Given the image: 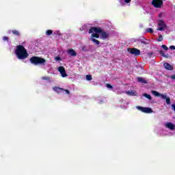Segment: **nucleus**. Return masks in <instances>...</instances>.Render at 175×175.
Listing matches in <instances>:
<instances>
[{
  "instance_id": "1",
  "label": "nucleus",
  "mask_w": 175,
  "mask_h": 175,
  "mask_svg": "<svg viewBox=\"0 0 175 175\" xmlns=\"http://www.w3.org/2000/svg\"><path fill=\"white\" fill-rule=\"evenodd\" d=\"M15 54L18 59H25L28 57V52L23 45H18L15 49Z\"/></svg>"
},
{
  "instance_id": "2",
  "label": "nucleus",
  "mask_w": 175,
  "mask_h": 175,
  "mask_svg": "<svg viewBox=\"0 0 175 175\" xmlns=\"http://www.w3.org/2000/svg\"><path fill=\"white\" fill-rule=\"evenodd\" d=\"M94 32L95 33H100L101 39L104 40L107 39L110 36V33L102 30L100 27H92L89 29V33H94Z\"/></svg>"
},
{
  "instance_id": "3",
  "label": "nucleus",
  "mask_w": 175,
  "mask_h": 175,
  "mask_svg": "<svg viewBox=\"0 0 175 175\" xmlns=\"http://www.w3.org/2000/svg\"><path fill=\"white\" fill-rule=\"evenodd\" d=\"M29 62L32 64V65H46V59L38 56L31 57Z\"/></svg>"
},
{
  "instance_id": "4",
  "label": "nucleus",
  "mask_w": 175,
  "mask_h": 175,
  "mask_svg": "<svg viewBox=\"0 0 175 175\" xmlns=\"http://www.w3.org/2000/svg\"><path fill=\"white\" fill-rule=\"evenodd\" d=\"M152 6H154V8L159 9L162 8V6H163V1H162L161 0H152Z\"/></svg>"
},
{
  "instance_id": "5",
  "label": "nucleus",
  "mask_w": 175,
  "mask_h": 175,
  "mask_svg": "<svg viewBox=\"0 0 175 175\" xmlns=\"http://www.w3.org/2000/svg\"><path fill=\"white\" fill-rule=\"evenodd\" d=\"M128 51L130 54H132V55H135V57H138L141 53L140 50L136 48H130L128 49Z\"/></svg>"
},
{
  "instance_id": "6",
  "label": "nucleus",
  "mask_w": 175,
  "mask_h": 175,
  "mask_svg": "<svg viewBox=\"0 0 175 175\" xmlns=\"http://www.w3.org/2000/svg\"><path fill=\"white\" fill-rule=\"evenodd\" d=\"M137 110H139V111H142V113H152V109L151 108L137 106Z\"/></svg>"
},
{
  "instance_id": "7",
  "label": "nucleus",
  "mask_w": 175,
  "mask_h": 175,
  "mask_svg": "<svg viewBox=\"0 0 175 175\" xmlns=\"http://www.w3.org/2000/svg\"><path fill=\"white\" fill-rule=\"evenodd\" d=\"M158 28L157 31H163L165 28H166V23L163 22L162 20H159L158 23Z\"/></svg>"
},
{
  "instance_id": "8",
  "label": "nucleus",
  "mask_w": 175,
  "mask_h": 175,
  "mask_svg": "<svg viewBox=\"0 0 175 175\" xmlns=\"http://www.w3.org/2000/svg\"><path fill=\"white\" fill-rule=\"evenodd\" d=\"M151 94H152V95H154V96H160L161 99H165V98H166V95L162 94L155 90H152Z\"/></svg>"
},
{
  "instance_id": "9",
  "label": "nucleus",
  "mask_w": 175,
  "mask_h": 175,
  "mask_svg": "<svg viewBox=\"0 0 175 175\" xmlns=\"http://www.w3.org/2000/svg\"><path fill=\"white\" fill-rule=\"evenodd\" d=\"M67 54H68V55H71V57H76V55H77V53H76V51L73 49H68Z\"/></svg>"
},
{
  "instance_id": "10",
  "label": "nucleus",
  "mask_w": 175,
  "mask_h": 175,
  "mask_svg": "<svg viewBox=\"0 0 175 175\" xmlns=\"http://www.w3.org/2000/svg\"><path fill=\"white\" fill-rule=\"evenodd\" d=\"M163 66L167 70H173V66H171L169 63H164Z\"/></svg>"
},
{
  "instance_id": "11",
  "label": "nucleus",
  "mask_w": 175,
  "mask_h": 175,
  "mask_svg": "<svg viewBox=\"0 0 175 175\" xmlns=\"http://www.w3.org/2000/svg\"><path fill=\"white\" fill-rule=\"evenodd\" d=\"M53 91H55L57 94H61V91H63L64 88L55 86V87H53Z\"/></svg>"
},
{
  "instance_id": "12",
  "label": "nucleus",
  "mask_w": 175,
  "mask_h": 175,
  "mask_svg": "<svg viewBox=\"0 0 175 175\" xmlns=\"http://www.w3.org/2000/svg\"><path fill=\"white\" fill-rule=\"evenodd\" d=\"M174 124L172 122H168L166 124V128H168V129H170L171 131H174Z\"/></svg>"
},
{
  "instance_id": "13",
  "label": "nucleus",
  "mask_w": 175,
  "mask_h": 175,
  "mask_svg": "<svg viewBox=\"0 0 175 175\" xmlns=\"http://www.w3.org/2000/svg\"><path fill=\"white\" fill-rule=\"evenodd\" d=\"M140 43L142 44H144L145 46H147V44H150V41L146 38H142V40H139Z\"/></svg>"
},
{
  "instance_id": "14",
  "label": "nucleus",
  "mask_w": 175,
  "mask_h": 175,
  "mask_svg": "<svg viewBox=\"0 0 175 175\" xmlns=\"http://www.w3.org/2000/svg\"><path fill=\"white\" fill-rule=\"evenodd\" d=\"M90 40H91V42H92L93 43H94V44H96L97 46H99L100 42L95 38H90Z\"/></svg>"
},
{
  "instance_id": "15",
  "label": "nucleus",
  "mask_w": 175,
  "mask_h": 175,
  "mask_svg": "<svg viewBox=\"0 0 175 175\" xmlns=\"http://www.w3.org/2000/svg\"><path fill=\"white\" fill-rule=\"evenodd\" d=\"M159 53L161 55V56L163 57L164 58H169V57H170L169 54L165 55V52H163V51H162V50L159 51Z\"/></svg>"
},
{
  "instance_id": "16",
  "label": "nucleus",
  "mask_w": 175,
  "mask_h": 175,
  "mask_svg": "<svg viewBox=\"0 0 175 175\" xmlns=\"http://www.w3.org/2000/svg\"><path fill=\"white\" fill-rule=\"evenodd\" d=\"M99 33H92V35L90 36V38H92V39H94V38H96V39H99Z\"/></svg>"
},
{
  "instance_id": "17",
  "label": "nucleus",
  "mask_w": 175,
  "mask_h": 175,
  "mask_svg": "<svg viewBox=\"0 0 175 175\" xmlns=\"http://www.w3.org/2000/svg\"><path fill=\"white\" fill-rule=\"evenodd\" d=\"M137 81H139V83H142V84H147V81H146L144 78L142 77H138Z\"/></svg>"
},
{
  "instance_id": "18",
  "label": "nucleus",
  "mask_w": 175,
  "mask_h": 175,
  "mask_svg": "<svg viewBox=\"0 0 175 175\" xmlns=\"http://www.w3.org/2000/svg\"><path fill=\"white\" fill-rule=\"evenodd\" d=\"M126 94L127 95H129L130 96H136V93L135 92H133V90L131 91H127L126 92Z\"/></svg>"
},
{
  "instance_id": "19",
  "label": "nucleus",
  "mask_w": 175,
  "mask_h": 175,
  "mask_svg": "<svg viewBox=\"0 0 175 175\" xmlns=\"http://www.w3.org/2000/svg\"><path fill=\"white\" fill-rule=\"evenodd\" d=\"M146 32L147 33H154V29H152V28H147Z\"/></svg>"
},
{
  "instance_id": "20",
  "label": "nucleus",
  "mask_w": 175,
  "mask_h": 175,
  "mask_svg": "<svg viewBox=\"0 0 175 175\" xmlns=\"http://www.w3.org/2000/svg\"><path fill=\"white\" fill-rule=\"evenodd\" d=\"M12 32L15 36H20V31H18V30H12Z\"/></svg>"
},
{
  "instance_id": "21",
  "label": "nucleus",
  "mask_w": 175,
  "mask_h": 175,
  "mask_svg": "<svg viewBox=\"0 0 175 175\" xmlns=\"http://www.w3.org/2000/svg\"><path fill=\"white\" fill-rule=\"evenodd\" d=\"M144 96L145 98H146L147 99H149V100H151V99H152V98L151 97V95L148 94L147 93L144 94Z\"/></svg>"
},
{
  "instance_id": "22",
  "label": "nucleus",
  "mask_w": 175,
  "mask_h": 175,
  "mask_svg": "<svg viewBox=\"0 0 175 175\" xmlns=\"http://www.w3.org/2000/svg\"><path fill=\"white\" fill-rule=\"evenodd\" d=\"M163 99H165V101H166L167 105H170V97H167V96L165 95V98H163Z\"/></svg>"
},
{
  "instance_id": "23",
  "label": "nucleus",
  "mask_w": 175,
  "mask_h": 175,
  "mask_svg": "<svg viewBox=\"0 0 175 175\" xmlns=\"http://www.w3.org/2000/svg\"><path fill=\"white\" fill-rule=\"evenodd\" d=\"M58 71L59 72V73L64 72L65 71V68L64 66H59L58 68Z\"/></svg>"
},
{
  "instance_id": "24",
  "label": "nucleus",
  "mask_w": 175,
  "mask_h": 175,
  "mask_svg": "<svg viewBox=\"0 0 175 175\" xmlns=\"http://www.w3.org/2000/svg\"><path fill=\"white\" fill-rule=\"evenodd\" d=\"M86 80H88V81H91V80H92V75H86Z\"/></svg>"
},
{
  "instance_id": "25",
  "label": "nucleus",
  "mask_w": 175,
  "mask_h": 175,
  "mask_svg": "<svg viewBox=\"0 0 175 175\" xmlns=\"http://www.w3.org/2000/svg\"><path fill=\"white\" fill-rule=\"evenodd\" d=\"M60 74H61L62 77H66V76H68V74H66V70L60 72Z\"/></svg>"
},
{
  "instance_id": "26",
  "label": "nucleus",
  "mask_w": 175,
  "mask_h": 175,
  "mask_svg": "<svg viewBox=\"0 0 175 175\" xmlns=\"http://www.w3.org/2000/svg\"><path fill=\"white\" fill-rule=\"evenodd\" d=\"M53 33V30H47L46 31V35H47L48 36H50V35H52Z\"/></svg>"
},
{
  "instance_id": "27",
  "label": "nucleus",
  "mask_w": 175,
  "mask_h": 175,
  "mask_svg": "<svg viewBox=\"0 0 175 175\" xmlns=\"http://www.w3.org/2000/svg\"><path fill=\"white\" fill-rule=\"evenodd\" d=\"M161 47L163 50H165V51H167V50H169V48L165 44H163Z\"/></svg>"
},
{
  "instance_id": "28",
  "label": "nucleus",
  "mask_w": 175,
  "mask_h": 175,
  "mask_svg": "<svg viewBox=\"0 0 175 175\" xmlns=\"http://www.w3.org/2000/svg\"><path fill=\"white\" fill-rule=\"evenodd\" d=\"M162 40H163V37L162 36V35H160L159 36V38L157 39V42H162Z\"/></svg>"
},
{
  "instance_id": "29",
  "label": "nucleus",
  "mask_w": 175,
  "mask_h": 175,
  "mask_svg": "<svg viewBox=\"0 0 175 175\" xmlns=\"http://www.w3.org/2000/svg\"><path fill=\"white\" fill-rule=\"evenodd\" d=\"M42 80H46L47 81H50L49 77H42Z\"/></svg>"
},
{
  "instance_id": "30",
  "label": "nucleus",
  "mask_w": 175,
  "mask_h": 175,
  "mask_svg": "<svg viewBox=\"0 0 175 175\" xmlns=\"http://www.w3.org/2000/svg\"><path fill=\"white\" fill-rule=\"evenodd\" d=\"M3 40H4L5 42H9V37L3 36Z\"/></svg>"
},
{
  "instance_id": "31",
  "label": "nucleus",
  "mask_w": 175,
  "mask_h": 175,
  "mask_svg": "<svg viewBox=\"0 0 175 175\" xmlns=\"http://www.w3.org/2000/svg\"><path fill=\"white\" fill-rule=\"evenodd\" d=\"M106 87L109 89H113V86L109 83H107Z\"/></svg>"
},
{
  "instance_id": "32",
  "label": "nucleus",
  "mask_w": 175,
  "mask_h": 175,
  "mask_svg": "<svg viewBox=\"0 0 175 175\" xmlns=\"http://www.w3.org/2000/svg\"><path fill=\"white\" fill-rule=\"evenodd\" d=\"M62 91H65V92L69 95V94H70V92L68 90H66V89H64Z\"/></svg>"
},
{
  "instance_id": "33",
  "label": "nucleus",
  "mask_w": 175,
  "mask_h": 175,
  "mask_svg": "<svg viewBox=\"0 0 175 175\" xmlns=\"http://www.w3.org/2000/svg\"><path fill=\"white\" fill-rule=\"evenodd\" d=\"M170 50H175V46L174 45H171L170 46Z\"/></svg>"
},
{
  "instance_id": "34",
  "label": "nucleus",
  "mask_w": 175,
  "mask_h": 175,
  "mask_svg": "<svg viewBox=\"0 0 175 175\" xmlns=\"http://www.w3.org/2000/svg\"><path fill=\"white\" fill-rule=\"evenodd\" d=\"M132 0H124V3H131V1Z\"/></svg>"
},
{
  "instance_id": "35",
  "label": "nucleus",
  "mask_w": 175,
  "mask_h": 175,
  "mask_svg": "<svg viewBox=\"0 0 175 175\" xmlns=\"http://www.w3.org/2000/svg\"><path fill=\"white\" fill-rule=\"evenodd\" d=\"M172 80H175V75H171Z\"/></svg>"
},
{
  "instance_id": "36",
  "label": "nucleus",
  "mask_w": 175,
  "mask_h": 175,
  "mask_svg": "<svg viewBox=\"0 0 175 175\" xmlns=\"http://www.w3.org/2000/svg\"><path fill=\"white\" fill-rule=\"evenodd\" d=\"M55 59H56V61H61V57H57L55 58Z\"/></svg>"
}]
</instances>
